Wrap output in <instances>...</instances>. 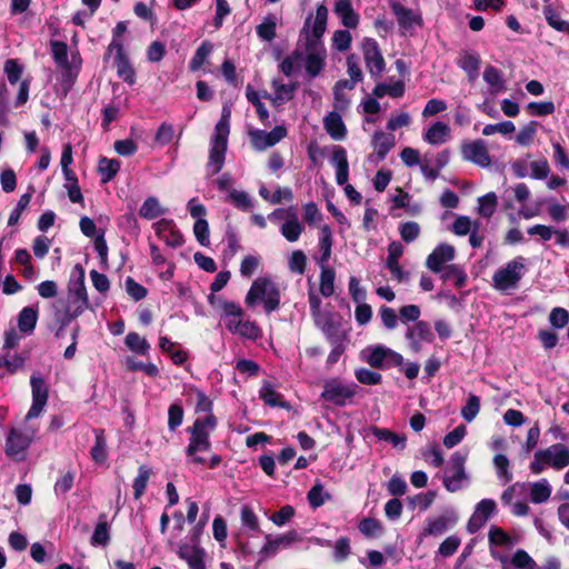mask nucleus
Masks as SVG:
<instances>
[{
	"instance_id": "2f4dec72",
	"label": "nucleus",
	"mask_w": 569,
	"mask_h": 569,
	"mask_svg": "<svg viewBox=\"0 0 569 569\" xmlns=\"http://www.w3.org/2000/svg\"><path fill=\"white\" fill-rule=\"evenodd\" d=\"M371 432L378 440L388 442L396 449L403 450L406 448L407 437L402 433L379 427H372Z\"/></svg>"
},
{
	"instance_id": "412c9836",
	"label": "nucleus",
	"mask_w": 569,
	"mask_h": 569,
	"mask_svg": "<svg viewBox=\"0 0 569 569\" xmlns=\"http://www.w3.org/2000/svg\"><path fill=\"white\" fill-rule=\"evenodd\" d=\"M457 522V517L453 512L449 515H441L436 518H430L427 520V526L420 535V538H425L428 536L438 537L446 532L449 527H452Z\"/></svg>"
},
{
	"instance_id": "4c0bfd02",
	"label": "nucleus",
	"mask_w": 569,
	"mask_h": 569,
	"mask_svg": "<svg viewBox=\"0 0 569 569\" xmlns=\"http://www.w3.org/2000/svg\"><path fill=\"white\" fill-rule=\"evenodd\" d=\"M388 349L382 345L368 347L362 351L363 359L373 368H382L385 367Z\"/></svg>"
},
{
	"instance_id": "20e7f679",
	"label": "nucleus",
	"mask_w": 569,
	"mask_h": 569,
	"mask_svg": "<svg viewBox=\"0 0 569 569\" xmlns=\"http://www.w3.org/2000/svg\"><path fill=\"white\" fill-rule=\"evenodd\" d=\"M244 302L250 308L262 303L264 311L271 313L280 307V291L271 279L259 277L252 282Z\"/></svg>"
},
{
	"instance_id": "79ce46f5",
	"label": "nucleus",
	"mask_w": 569,
	"mask_h": 569,
	"mask_svg": "<svg viewBox=\"0 0 569 569\" xmlns=\"http://www.w3.org/2000/svg\"><path fill=\"white\" fill-rule=\"evenodd\" d=\"M164 212L166 210L161 207L159 200L152 196L148 197L139 209L140 217L147 220L156 219Z\"/></svg>"
},
{
	"instance_id": "c03bdc74",
	"label": "nucleus",
	"mask_w": 569,
	"mask_h": 569,
	"mask_svg": "<svg viewBox=\"0 0 569 569\" xmlns=\"http://www.w3.org/2000/svg\"><path fill=\"white\" fill-rule=\"evenodd\" d=\"M120 170V161L117 159L100 158L98 171L101 174L102 182H108L116 177Z\"/></svg>"
},
{
	"instance_id": "6e6d98bb",
	"label": "nucleus",
	"mask_w": 569,
	"mask_h": 569,
	"mask_svg": "<svg viewBox=\"0 0 569 569\" xmlns=\"http://www.w3.org/2000/svg\"><path fill=\"white\" fill-rule=\"evenodd\" d=\"M543 13L550 27H552L557 31L569 34V22L561 19L560 14L556 10H553L550 7H547L545 8Z\"/></svg>"
},
{
	"instance_id": "4be33fe9",
	"label": "nucleus",
	"mask_w": 569,
	"mask_h": 569,
	"mask_svg": "<svg viewBox=\"0 0 569 569\" xmlns=\"http://www.w3.org/2000/svg\"><path fill=\"white\" fill-rule=\"evenodd\" d=\"M331 163L336 167V181L339 186L348 184L349 163L347 151L341 146H333L331 154Z\"/></svg>"
},
{
	"instance_id": "dca6fc26",
	"label": "nucleus",
	"mask_w": 569,
	"mask_h": 569,
	"mask_svg": "<svg viewBox=\"0 0 569 569\" xmlns=\"http://www.w3.org/2000/svg\"><path fill=\"white\" fill-rule=\"evenodd\" d=\"M406 339L411 351L418 353L422 349V342H432L433 333L427 322L417 321L407 328Z\"/></svg>"
},
{
	"instance_id": "bb28decb",
	"label": "nucleus",
	"mask_w": 569,
	"mask_h": 569,
	"mask_svg": "<svg viewBox=\"0 0 569 569\" xmlns=\"http://www.w3.org/2000/svg\"><path fill=\"white\" fill-rule=\"evenodd\" d=\"M39 310L37 306H29L21 309L18 315V329L21 333L30 336L37 326Z\"/></svg>"
},
{
	"instance_id": "c85d7f7f",
	"label": "nucleus",
	"mask_w": 569,
	"mask_h": 569,
	"mask_svg": "<svg viewBox=\"0 0 569 569\" xmlns=\"http://www.w3.org/2000/svg\"><path fill=\"white\" fill-rule=\"evenodd\" d=\"M529 489V498L533 503H543L547 502L551 496L552 488L549 481L545 478L527 483Z\"/></svg>"
},
{
	"instance_id": "4468645a",
	"label": "nucleus",
	"mask_w": 569,
	"mask_h": 569,
	"mask_svg": "<svg viewBox=\"0 0 569 569\" xmlns=\"http://www.w3.org/2000/svg\"><path fill=\"white\" fill-rule=\"evenodd\" d=\"M266 543L260 550L262 558H269L274 556L280 549L290 548L293 543L301 541V536L296 530H290L276 538H271L270 535L266 536Z\"/></svg>"
},
{
	"instance_id": "aec40b11",
	"label": "nucleus",
	"mask_w": 569,
	"mask_h": 569,
	"mask_svg": "<svg viewBox=\"0 0 569 569\" xmlns=\"http://www.w3.org/2000/svg\"><path fill=\"white\" fill-rule=\"evenodd\" d=\"M156 234L168 246L177 248L182 246V234L176 229L172 220L161 219L153 224Z\"/></svg>"
},
{
	"instance_id": "f8f14e48",
	"label": "nucleus",
	"mask_w": 569,
	"mask_h": 569,
	"mask_svg": "<svg viewBox=\"0 0 569 569\" xmlns=\"http://www.w3.org/2000/svg\"><path fill=\"white\" fill-rule=\"evenodd\" d=\"M360 48L370 76L373 78L380 77L386 69V61L378 42L372 38H365Z\"/></svg>"
},
{
	"instance_id": "0e129e2a",
	"label": "nucleus",
	"mask_w": 569,
	"mask_h": 569,
	"mask_svg": "<svg viewBox=\"0 0 569 569\" xmlns=\"http://www.w3.org/2000/svg\"><path fill=\"white\" fill-rule=\"evenodd\" d=\"M227 200L241 210H249L252 202L247 192L240 190H230Z\"/></svg>"
},
{
	"instance_id": "f257e3e1",
	"label": "nucleus",
	"mask_w": 569,
	"mask_h": 569,
	"mask_svg": "<svg viewBox=\"0 0 569 569\" xmlns=\"http://www.w3.org/2000/svg\"><path fill=\"white\" fill-rule=\"evenodd\" d=\"M311 17L305 21L300 31L299 44L303 51L302 63L310 78L318 77L326 67L327 49L322 37L327 29L328 9L325 4H319L316 9V17L310 26Z\"/></svg>"
},
{
	"instance_id": "864d4df0",
	"label": "nucleus",
	"mask_w": 569,
	"mask_h": 569,
	"mask_svg": "<svg viewBox=\"0 0 569 569\" xmlns=\"http://www.w3.org/2000/svg\"><path fill=\"white\" fill-rule=\"evenodd\" d=\"M117 73L124 82L133 84L136 82V72L127 57L114 59Z\"/></svg>"
},
{
	"instance_id": "2eb2a0df",
	"label": "nucleus",
	"mask_w": 569,
	"mask_h": 569,
	"mask_svg": "<svg viewBox=\"0 0 569 569\" xmlns=\"http://www.w3.org/2000/svg\"><path fill=\"white\" fill-rule=\"evenodd\" d=\"M462 158L479 167L487 168L491 164L486 142L483 140H475L462 143Z\"/></svg>"
},
{
	"instance_id": "3c124183",
	"label": "nucleus",
	"mask_w": 569,
	"mask_h": 569,
	"mask_svg": "<svg viewBox=\"0 0 569 569\" xmlns=\"http://www.w3.org/2000/svg\"><path fill=\"white\" fill-rule=\"evenodd\" d=\"M151 472V468L147 466L139 467L138 476L134 478L132 483L133 495L136 499H139L144 493Z\"/></svg>"
},
{
	"instance_id": "603ef678",
	"label": "nucleus",
	"mask_w": 569,
	"mask_h": 569,
	"mask_svg": "<svg viewBox=\"0 0 569 569\" xmlns=\"http://www.w3.org/2000/svg\"><path fill=\"white\" fill-rule=\"evenodd\" d=\"M212 52V44L209 41H204L201 46L196 50L193 57L189 62V68L191 71L199 70L204 61L208 59L210 53Z\"/></svg>"
},
{
	"instance_id": "7ed1b4c3",
	"label": "nucleus",
	"mask_w": 569,
	"mask_h": 569,
	"mask_svg": "<svg viewBox=\"0 0 569 569\" xmlns=\"http://www.w3.org/2000/svg\"><path fill=\"white\" fill-rule=\"evenodd\" d=\"M229 112L223 111L221 119L214 127V132L210 139L209 159L207 163L208 176H214L221 171L228 147Z\"/></svg>"
},
{
	"instance_id": "473e14b6",
	"label": "nucleus",
	"mask_w": 569,
	"mask_h": 569,
	"mask_svg": "<svg viewBox=\"0 0 569 569\" xmlns=\"http://www.w3.org/2000/svg\"><path fill=\"white\" fill-rule=\"evenodd\" d=\"M450 138V127L441 121L435 122L423 134V139L433 146L441 144Z\"/></svg>"
},
{
	"instance_id": "a19ab883",
	"label": "nucleus",
	"mask_w": 569,
	"mask_h": 569,
	"mask_svg": "<svg viewBox=\"0 0 569 569\" xmlns=\"http://www.w3.org/2000/svg\"><path fill=\"white\" fill-rule=\"evenodd\" d=\"M278 18L273 13L266 16L260 24L257 26L256 32L259 38L264 41L271 42L276 38V28Z\"/></svg>"
},
{
	"instance_id": "ddd939ff",
	"label": "nucleus",
	"mask_w": 569,
	"mask_h": 569,
	"mask_svg": "<svg viewBox=\"0 0 569 569\" xmlns=\"http://www.w3.org/2000/svg\"><path fill=\"white\" fill-rule=\"evenodd\" d=\"M287 134V130L282 126L274 127L271 131L267 132L260 129H252L249 131L251 146L257 151H263L277 144Z\"/></svg>"
},
{
	"instance_id": "8fccbe9b",
	"label": "nucleus",
	"mask_w": 569,
	"mask_h": 569,
	"mask_svg": "<svg viewBox=\"0 0 569 569\" xmlns=\"http://www.w3.org/2000/svg\"><path fill=\"white\" fill-rule=\"evenodd\" d=\"M126 346L138 355H147L150 349L149 342L137 332H129L124 339Z\"/></svg>"
},
{
	"instance_id": "de8ad7c7",
	"label": "nucleus",
	"mask_w": 569,
	"mask_h": 569,
	"mask_svg": "<svg viewBox=\"0 0 569 569\" xmlns=\"http://www.w3.org/2000/svg\"><path fill=\"white\" fill-rule=\"evenodd\" d=\"M320 292L323 297H330L335 292L336 273L328 266H320Z\"/></svg>"
},
{
	"instance_id": "9d476101",
	"label": "nucleus",
	"mask_w": 569,
	"mask_h": 569,
	"mask_svg": "<svg viewBox=\"0 0 569 569\" xmlns=\"http://www.w3.org/2000/svg\"><path fill=\"white\" fill-rule=\"evenodd\" d=\"M357 385L345 383L332 378L325 382L321 398L336 406H345L349 399L356 395Z\"/></svg>"
},
{
	"instance_id": "5fc2aeb1",
	"label": "nucleus",
	"mask_w": 569,
	"mask_h": 569,
	"mask_svg": "<svg viewBox=\"0 0 569 569\" xmlns=\"http://www.w3.org/2000/svg\"><path fill=\"white\" fill-rule=\"evenodd\" d=\"M234 335H239L242 338L256 341L261 338L262 331L254 321L241 320Z\"/></svg>"
},
{
	"instance_id": "58836bf2",
	"label": "nucleus",
	"mask_w": 569,
	"mask_h": 569,
	"mask_svg": "<svg viewBox=\"0 0 569 569\" xmlns=\"http://www.w3.org/2000/svg\"><path fill=\"white\" fill-rule=\"evenodd\" d=\"M331 248H332V231L328 224H323L320 228V239H319V249L321 251V257L319 259L320 266H327V263L331 257Z\"/></svg>"
},
{
	"instance_id": "4d7b16f0",
	"label": "nucleus",
	"mask_w": 569,
	"mask_h": 569,
	"mask_svg": "<svg viewBox=\"0 0 569 569\" xmlns=\"http://www.w3.org/2000/svg\"><path fill=\"white\" fill-rule=\"evenodd\" d=\"M332 48L339 52L347 51L352 42L351 33L346 29L336 30L332 36Z\"/></svg>"
},
{
	"instance_id": "423d86ee",
	"label": "nucleus",
	"mask_w": 569,
	"mask_h": 569,
	"mask_svg": "<svg viewBox=\"0 0 569 569\" xmlns=\"http://www.w3.org/2000/svg\"><path fill=\"white\" fill-rule=\"evenodd\" d=\"M569 466V448L563 443H555L535 452L529 469L533 475H540L546 468L561 470Z\"/></svg>"
},
{
	"instance_id": "cd10ccee",
	"label": "nucleus",
	"mask_w": 569,
	"mask_h": 569,
	"mask_svg": "<svg viewBox=\"0 0 569 569\" xmlns=\"http://www.w3.org/2000/svg\"><path fill=\"white\" fill-rule=\"evenodd\" d=\"M371 144L375 150V154L378 160L381 161L386 158L388 152L395 147L396 139L391 133H386L383 131H376L372 136Z\"/></svg>"
},
{
	"instance_id": "72a5a7b5",
	"label": "nucleus",
	"mask_w": 569,
	"mask_h": 569,
	"mask_svg": "<svg viewBox=\"0 0 569 569\" xmlns=\"http://www.w3.org/2000/svg\"><path fill=\"white\" fill-rule=\"evenodd\" d=\"M392 12L397 17L398 23L405 29L411 28L415 23H420L421 19L413 13L411 9L403 7L398 1H392L390 4Z\"/></svg>"
},
{
	"instance_id": "6ab92c4d",
	"label": "nucleus",
	"mask_w": 569,
	"mask_h": 569,
	"mask_svg": "<svg viewBox=\"0 0 569 569\" xmlns=\"http://www.w3.org/2000/svg\"><path fill=\"white\" fill-rule=\"evenodd\" d=\"M496 502L492 499H482L480 502H478L472 516L468 521V531L470 533H475L480 528H482L496 511Z\"/></svg>"
},
{
	"instance_id": "39448f33",
	"label": "nucleus",
	"mask_w": 569,
	"mask_h": 569,
	"mask_svg": "<svg viewBox=\"0 0 569 569\" xmlns=\"http://www.w3.org/2000/svg\"><path fill=\"white\" fill-rule=\"evenodd\" d=\"M527 272V259L518 256L499 268L492 276V287L500 292H511Z\"/></svg>"
},
{
	"instance_id": "e433bc0d",
	"label": "nucleus",
	"mask_w": 569,
	"mask_h": 569,
	"mask_svg": "<svg viewBox=\"0 0 569 569\" xmlns=\"http://www.w3.org/2000/svg\"><path fill=\"white\" fill-rule=\"evenodd\" d=\"M94 443L90 450L91 459L97 463H103L108 458L107 440L102 429H94Z\"/></svg>"
},
{
	"instance_id": "13d9d810",
	"label": "nucleus",
	"mask_w": 569,
	"mask_h": 569,
	"mask_svg": "<svg viewBox=\"0 0 569 569\" xmlns=\"http://www.w3.org/2000/svg\"><path fill=\"white\" fill-rule=\"evenodd\" d=\"M480 411V398L469 395L466 405L461 408V416L467 422H471Z\"/></svg>"
},
{
	"instance_id": "a211bd4d",
	"label": "nucleus",
	"mask_w": 569,
	"mask_h": 569,
	"mask_svg": "<svg viewBox=\"0 0 569 569\" xmlns=\"http://www.w3.org/2000/svg\"><path fill=\"white\" fill-rule=\"evenodd\" d=\"M313 321L329 342L347 339V332L341 328L340 322L335 319L331 312H326L313 319Z\"/></svg>"
},
{
	"instance_id": "bf43d9fd",
	"label": "nucleus",
	"mask_w": 569,
	"mask_h": 569,
	"mask_svg": "<svg viewBox=\"0 0 569 569\" xmlns=\"http://www.w3.org/2000/svg\"><path fill=\"white\" fill-rule=\"evenodd\" d=\"M260 398L264 401L266 405L276 407L282 406L281 395L273 388V386L269 382H263L260 389Z\"/></svg>"
},
{
	"instance_id": "7c9ffc66",
	"label": "nucleus",
	"mask_w": 569,
	"mask_h": 569,
	"mask_svg": "<svg viewBox=\"0 0 569 569\" xmlns=\"http://www.w3.org/2000/svg\"><path fill=\"white\" fill-rule=\"evenodd\" d=\"M482 77L486 83L489 86L490 94L496 96L506 90L502 72L496 67H486Z\"/></svg>"
},
{
	"instance_id": "49530a36",
	"label": "nucleus",
	"mask_w": 569,
	"mask_h": 569,
	"mask_svg": "<svg viewBox=\"0 0 569 569\" xmlns=\"http://www.w3.org/2000/svg\"><path fill=\"white\" fill-rule=\"evenodd\" d=\"M272 88L274 90V94L272 98L273 102L282 103L284 101H289L290 99H292L293 93L297 90V84H295V83L284 84L278 80H273Z\"/></svg>"
},
{
	"instance_id": "c9c22d12",
	"label": "nucleus",
	"mask_w": 569,
	"mask_h": 569,
	"mask_svg": "<svg viewBox=\"0 0 569 569\" xmlns=\"http://www.w3.org/2000/svg\"><path fill=\"white\" fill-rule=\"evenodd\" d=\"M302 58L303 51L301 44L298 43L297 48L281 61L280 70L286 77H291L300 70Z\"/></svg>"
},
{
	"instance_id": "f3484780",
	"label": "nucleus",
	"mask_w": 569,
	"mask_h": 569,
	"mask_svg": "<svg viewBox=\"0 0 569 569\" xmlns=\"http://www.w3.org/2000/svg\"><path fill=\"white\" fill-rule=\"evenodd\" d=\"M455 257L456 249L453 246L449 243H440L427 257L426 266L430 271L439 273L443 267H446V263L452 261Z\"/></svg>"
},
{
	"instance_id": "052dcab7",
	"label": "nucleus",
	"mask_w": 569,
	"mask_h": 569,
	"mask_svg": "<svg viewBox=\"0 0 569 569\" xmlns=\"http://www.w3.org/2000/svg\"><path fill=\"white\" fill-rule=\"evenodd\" d=\"M493 466L499 479L503 480L505 483L511 481L512 473L509 471V459L505 455H496L493 457Z\"/></svg>"
},
{
	"instance_id": "f704fd0d",
	"label": "nucleus",
	"mask_w": 569,
	"mask_h": 569,
	"mask_svg": "<svg viewBox=\"0 0 569 569\" xmlns=\"http://www.w3.org/2000/svg\"><path fill=\"white\" fill-rule=\"evenodd\" d=\"M405 82L401 80H397L392 83L378 82L372 90V96L380 99L385 96L401 98L405 94Z\"/></svg>"
},
{
	"instance_id": "774afa93",
	"label": "nucleus",
	"mask_w": 569,
	"mask_h": 569,
	"mask_svg": "<svg viewBox=\"0 0 569 569\" xmlns=\"http://www.w3.org/2000/svg\"><path fill=\"white\" fill-rule=\"evenodd\" d=\"M399 232L401 239L410 243L415 241L420 234V226L416 221H407L400 224Z\"/></svg>"
},
{
	"instance_id": "37998d69",
	"label": "nucleus",
	"mask_w": 569,
	"mask_h": 569,
	"mask_svg": "<svg viewBox=\"0 0 569 569\" xmlns=\"http://www.w3.org/2000/svg\"><path fill=\"white\" fill-rule=\"evenodd\" d=\"M106 518V515H100L99 517V522L90 539L92 546L106 547L110 541L109 526Z\"/></svg>"
},
{
	"instance_id": "338daca9",
	"label": "nucleus",
	"mask_w": 569,
	"mask_h": 569,
	"mask_svg": "<svg viewBox=\"0 0 569 569\" xmlns=\"http://www.w3.org/2000/svg\"><path fill=\"white\" fill-rule=\"evenodd\" d=\"M3 71L7 74L8 81L11 84H14L20 80L23 72V67L17 59H8L4 62Z\"/></svg>"
},
{
	"instance_id": "c756f323",
	"label": "nucleus",
	"mask_w": 569,
	"mask_h": 569,
	"mask_svg": "<svg viewBox=\"0 0 569 569\" xmlns=\"http://www.w3.org/2000/svg\"><path fill=\"white\" fill-rule=\"evenodd\" d=\"M26 360L27 357L21 353L12 352L11 350H1L0 368L13 375L24 367Z\"/></svg>"
},
{
	"instance_id": "393cba45",
	"label": "nucleus",
	"mask_w": 569,
	"mask_h": 569,
	"mask_svg": "<svg viewBox=\"0 0 569 569\" xmlns=\"http://www.w3.org/2000/svg\"><path fill=\"white\" fill-rule=\"evenodd\" d=\"M323 128L336 141L343 140L347 136L346 124L337 111H331L323 118Z\"/></svg>"
},
{
	"instance_id": "69168bd1",
	"label": "nucleus",
	"mask_w": 569,
	"mask_h": 569,
	"mask_svg": "<svg viewBox=\"0 0 569 569\" xmlns=\"http://www.w3.org/2000/svg\"><path fill=\"white\" fill-rule=\"evenodd\" d=\"M511 563L516 569H536L537 567L536 561L522 549L513 553Z\"/></svg>"
},
{
	"instance_id": "f03ea898",
	"label": "nucleus",
	"mask_w": 569,
	"mask_h": 569,
	"mask_svg": "<svg viewBox=\"0 0 569 569\" xmlns=\"http://www.w3.org/2000/svg\"><path fill=\"white\" fill-rule=\"evenodd\" d=\"M217 427V419L213 415H207L203 418H197L187 431L190 433L189 443L186 448V456L194 465L206 462L204 458L199 456L201 452H208L211 448L210 435Z\"/></svg>"
},
{
	"instance_id": "ea45409f",
	"label": "nucleus",
	"mask_w": 569,
	"mask_h": 569,
	"mask_svg": "<svg viewBox=\"0 0 569 569\" xmlns=\"http://www.w3.org/2000/svg\"><path fill=\"white\" fill-rule=\"evenodd\" d=\"M209 302L220 309L222 311V320L230 317H242L243 310L242 308L233 302V301H227L221 298H216L213 296L209 297Z\"/></svg>"
},
{
	"instance_id": "0eeeda50",
	"label": "nucleus",
	"mask_w": 569,
	"mask_h": 569,
	"mask_svg": "<svg viewBox=\"0 0 569 569\" xmlns=\"http://www.w3.org/2000/svg\"><path fill=\"white\" fill-rule=\"evenodd\" d=\"M38 429L31 426L11 427L6 438L4 452L14 461H23L27 451L36 439Z\"/></svg>"
},
{
	"instance_id": "a18cd8bd",
	"label": "nucleus",
	"mask_w": 569,
	"mask_h": 569,
	"mask_svg": "<svg viewBox=\"0 0 569 569\" xmlns=\"http://www.w3.org/2000/svg\"><path fill=\"white\" fill-rule=\"evenodd\" d=\"M439 273L441 274V279L445 281L451 279L455 280V284L458 288H462L467 281V274L465 270L458 264H447Z\"/></svg>"
},
{
	"instance_id": "6e6552de",
	"label": "nucleus",
	"mask_w": 569,
	"mask_h": 569,
	"mask_svg": "<svg viewBox=\"0 0 569 569\" xmlns=\"http://www.w3.org/2000/svg\"><path fill=\"white\" fill-rule=\"evenodd\" d=\"M467 453L456 451L451 455L442 479L445 488L449 492H456L463 488L468 481L465 463Z\"/></svg>"
},
{
	"instance_id": "9b49d317",
	"label": "nucleus",
	"mask_w": 569,
	"mask_h": 569,
	"mask_svg": "<svg viewBox=\"0 0 569 569\" xmlns=\"http://www.w3.org/2000/svg\"><path fill=\"white\" fill-rule=\"evenodd\" d=\"M30 385L32 392V403L24 417L26 422L38 418L42 413L49 398L48 386L39 373H33L31 376Z\"/></svg>"
},
{
	"instance_id": "a878e982",
	"label": "nucleus",
	"mask_w": 569,
	"mask_h": 569,
	"mask_svg": "<svg viewBox=\"0 0 569 569\" xmlns=\"http://www.w3.org/2000/svg\"><path fill=\"white\" fill-rule=\"evenodd\" d=\"M333 12L341 19V23L349 29H355L359 24V14L353 10L350 0H337Z\"/></svg>"
},
{
	"instance_id": "1a4fd4ad",
	"label": "nucleus",
	"mask_w": 569,
	"mask_h": 569,
	"mask_svg": "<svg viewBox=\"0 0 569 569\" xmlns=\"http://www.w3.org/2000/svg\"><path fill=\"white\" fill-rule=\"evenodd\" d=\"M89 307L88 293L83 278L69 287L68 302L61 320L62 326L79 317Z\"/></svg>"
},
{
	"instance_id": "b1692460",
	"label": "nucleus",
	"mask_w": 569,
	"mask_h": 569,
	"mask_svg": "<svg viewBox=\"0 0 569 569\" xmlns=\"http://www.w3.org/2000/svg\"><path fill=\"white\" fill-rule=\"evenodd\" d=\"M457 64L467 73L469 81H475L479 74L481 59L477 52L463 50L459 53Z\"/></svg>"
},
{
	"instance_id": "09e8293b",
	"label": "nucleus",
	"mask_w": 569,
	"mask_h": 569,
	"mask_svg": "<svg viewBox=\"0 0 569 569\" xmlns=\"http://www.w3.org/2000/svg\"><path fill=\"white\" fill-rule=\"evenodd\" d=\"M178 555L188 563V566H190L202 561L204 557V551L198 546L186 543L180 546Z\"/></svg>"
},
{
	"instance_id": "e2e57ef3",
	"label": "nucleus",
	"mask_w": 569,
	"mask_h": 569,
	"mask_svg": "<svg viewBox=\"0 0 569 569\" xmlns=\"http://www.w3.org/2000/svg\"><path fill=\"white\" fill-rule=\"evenodd\" d=\"M479 213L486 218H490L496 211L497 196L493 192H489L478 199Z\"/></svg>"
},
{
	"instance_id": "5701e85b",
	"label": "nucleus",
	"mask_w": 569,
	"mask_h": 569,
	"mask_svg": "<svg viewBox=\"0 0 569 569\" xmlns=\"http://www.w3.org/2000/svg\"><path fill=\"white\" fill-rule=\"evenodd\" d=\"M303 230V223L299 220L296 209L291 207L288 219L280 227V233L287 241L296 242L299 240Z\"/></svg>"
},
{
	"instance_id": "680f3d73",
	"label": "nucleus",
	"mask_w": 569,
	"mask_h": 569,
	"mask_svg": "<svg viewBox=\"0 0 569 569\" xmlns=\"http://www.w3.org/2000/svg\"><path fill=\"white\" fill-rule=\"evenodd\" d=\"M247 99L254 106L257 113L261 121H267L269 119V112L264 106V103L260 99V94L254 91L250 86L246 89Z\"/></svg>"
}]
</instances>
